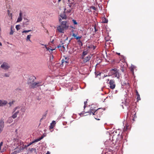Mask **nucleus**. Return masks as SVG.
Segmentation results:
<instances>
[{"label": "nucleus", "mask_w": 154, "mask_h": 154, "mask_svg": "<svg viewBox=\"0 0 154 154\" xmlns=\"http://www.w3.org/2000/svg\"><path fill=\"white\" fill-rule=\"evenodd\" d=\"M112 63H115L116 62L115 60V59L112 60Z\"/></svg>", "instance_id": "46"}, {"label": "nucleus", "mask_w": 154, "mask_h": 154, "mask_svg": "<svg viewBox=\"0 0 154 154\" xmlns=\"http://www.w3.org/2000/svg\"><path fill=\"white\" fill-rule=\"evenodd\" d=\"M31 31V30H24V31H23L22 32L23 33H26V32H30Z\"/></svg>", "instance_id": "31"}, {"label": "nucleus", "mask_w": 154, "mask_h": 154, "mask_svg": "<svg viewBox=\"0 0 154 154\" xmlns=\"http://www.w3.org/2000/svg\"><path fill=\"white\" fill-rule=\"evenodd\" d=\"M5 150V149H2L1 152H4Z\"/></svg>", "instance_id": "50"}, {"label": "nucleus", "mask_w": 154, "mask_h": 154, "mask_svg": "<svg viewBox=\"0 0 154 154\" xmlns=\"http://www.w3.org/2000/svg\"><path fill=\"white\" fill-rule=\"evenodd\" d=\"M95 75L96 76H97L99 75H100L101 74V73L99 72H95Z\"/></svg>", "instance_id": "30"}, {"label": "nucleus", "mask_w": 154, "mask_h": 154, "mask_svg": "<svg viewBox=\"0 0 154 154\" xmlns=\"http://www.w3.org/2000/svg\"><path fill=\"white\" fill-rule=\"evenodd\" d=\"M34 142H33V141L32 142H30L29 143V144H28L27 146H26L27 147H28V146H30V145H31V144H33V143H34Z\"/></svg>", "instance_id": "36"}, {"label": "nucleus", "mask_w": 154, "mask_h": 154, "mask_svg": "<svg viewBox=\"0 0 154 154\" xmlns=\"http://www.w3.org/2000/svg\"><path fill=\"white\" fill-rule=\"evenodd\" d=\"M61 0H58V2H60V1H61Z\"/></svg>", "instance_id": "57"}, {"label": "nucleus", "mask_w": 154, "mask_h": 154, "mask_svg": "<svg viewBox=\"0 0 154 154\" xmlns=\"http://www.w3.org/2000/svg\"><path fill=\"white\" fill-rule=\"evenodd\" d=\"M88 48L89 49H93L94 50L96 48V46L93 45H90L88 46Z\"/></svg>", "instance_id": "20"}, {"label": "nucleus", "mask_w": 154, "mask_h": 154, "mask_svg": "<svg viewBox=\"0 0 154 154\" xmlns=\"http://www.w3.org/2000/svg\"><path fill=\"white\" fill-rule=\"evenodd\" d=\"M66 21H63L61 23L60 25L59 26L57 29L58 31L60 33H64V29L67 28L68 26L66 25Z\"/></svg>", "instance_id": "1"}, {"label": "nucleus", "mask_w": 154, "mask_h": 154, "mask_svg": "<svg viewBox=\"0 0 154 154\" xmlns=\"http://www.w3.org/2000/svg\"><path fill=\"white\" fill-rule=\"evenodd\" d=\"M91 8H92V9L94 10H96V8L95 7H94V6L91 7Z\"/></svg>", "instance_id": "40"}, {"label": "nucleus", "mask_w": 154, "mask_h": 154, "mask_svg": "<svg viewBox=\"0 0 154 154\" xmlns=\"http://www.w3.org/2000/svg\"><path fill=\"white\" fill-rule=\"evenodd\" d=\"M8 14L9 15L10 14V11L9 10H8Z\"/></svg>", "instance_id": "51"}, {"label": "nucleus", "mask_w": 154, "mask_h": 154, "mask_svg": "<svg viewBox=\"0 0 154 154\" xmlns=\"http://www.w3.org/2000/svg\"><path fill=\"white\" fill-rule=\"evenodd\" d=\"M4 76L6 77H8L9 76V74L8 73H5L4 75Z\"/></svg>", "instance_id": "38"}, {"label": "nucleus", "mask_w": 154, "mask_h": 154, "mask_svg": "<svg viewBox=\"0 0 154 154\" xmlns=\"http://www.w3.org/2000/svg\"><path fill=\"white\" fill-rule=\"evenodd\" d=\"M77 42L79 45H81V46H82V41L80 40V39H79L78 40Z\"/></svg>", "instance_id": "23"}, {"label": "nucleus", "mask_w": 154, "mask_h": 154, "mask_svg": "<svg viewBox=\"0 0 154 154\" xmlns=\"http://www.w3.org/2000/svg\"><path fill=\"white\" fill-rule=\"evenodd\" d=\"M87 103V101H85V102H84V104H85V105H84V108H85V107H86L85 105H86V104Z\"/></svg>", "instance_id": "41"}, {"label": "nucleus", "mask_w": 154, "mask_h": 154, "mask_svg": "<svg viewBox=\"0 0 154 154\" xmlns=\"http://www.w3.org/2000/svg\"><path fill=\"white\" fill-rule=\"evenodd\" d=\"M22 17H18V18L17 19V22H19L20 21H22Z\"/></svg>", "instance_id": "26"}, {"label": "nucleus", "mask_w": 154, "mask_h": 154, "mask_svg": "<svg viewBox=\"0 0 154 154\" xmlns=\"http://www.w3.org/2000/svg\"><path fill=\"white\" fill-rule=\"evenodd\" d=\"M131 115H132V116L134 115V118L137 117V116H136V112H135L134 111V112H132Z\"/></svg>", "instance_id": "27"}, {"label": "nucleus", "mask_w": 154, "mask_h": 154, "mask_svg": "<svg viewBox=\"0 0 154 154\" xmlns=\"http://www.w3.org/2000/svg\"><path fill=\"white\" fill-rule=\"evenodd\" d=\"M112 75H114L115 77H117L118 79H119L120 75L119 72L116 69H112Z\"/></svg>", "instance_id": "6"}, {"label": "nucleus", "mask_w": 154, "mask_h": 154, "mask_svg": "<svg viewBox=\"0 0 154 154\" xmlns=\"http://www.w3.org/2000/svg\"><path fill=\"white\" fill-rule=\"evenodd\" d=\"M114 137H115V136H113L112 137V138H114Z\"/></svg>", "instance_id": "59"}, {"label": "nucleus", "mask_w": 154, "mask_h": 154, "mask_svg": "<svg viewBox=\"0 0 154 154\" xmlns=\"http://www.w3.org/2000/svg\"><path fill=\"white\" fill-rule=\"evenodd\" d=\"M59 48V50H61L62 51H63V49H62V48Z\"/></svg>", "instance_id": "47"}, {"label": "nucleus", "mask_w": 154, "mask_h": 154, "mask_svg": "<svg viewBox=\"0 0 154 154\" xmlns=\"http://www.w3.org/2000/svg\"><path fill=\"white\" fill-rule=\"evenodd\" d=\"M31 35H28L27 36L26 39V40L27 41H28V40H29V41L31 42V40H30V38H31Z\"/></svg>", "instance_id": "24"}, {"label": "nucleus", "mask_w": 154, "mask_h": 154, "mask_svg": "<svg viewBox=\"0 0 154 154\" xmlns=\"http://www.w3.org/2000/svg\"><path fill=\"white\" fill-rule=\"evenodd\" d=\"M4 122L2 119H0V132L1 133L3 130L4 127Z\"/></svg>", "instance_id": "8"}, {"label": "nucleus", "mask_w": 154, "mask_h": 154, "mask_svg": "<svg viewBox=\"0 0 154 154\" xmlns=\"http://www.w3.org/2000/svg\"><path fill=\"white\" fill-rule=\"evenodd\" d=\"M14 103V102L12 101L11 102H9L8 104L10 105V106H11V105L13 104Z\"/></svg>", "instance_id": "42"}, {"label": "nucleus", "mask_w": 154, "mask_h": 154, "mask_svg": "<svg viewBox=\"0 0 154 154\" xmlns=\"http://www.w3.org/2000/svg\"><path fill=\"white\" fill-rule=\"evenodd\" d=\"M109 152L112 151V150L111 149H110L109 151Z\"/></svg>", "instance_id": "54"}, {"label": "nucleus", "mask_w": 154, "mask_h": 154, "mask_svg": "<svg viewBox=\"0 0 154 154\" xmlns=\"http://www.w3.org/2000/svg\"><path fill=\"white\" fill-rule=\"evenodd\" d=\"M45 48L47 50L49 51L50 52H52V51L54 50V49L48 48L46 46H45Z\"/></svg>", "instance_id": "25"}, {"label": "nucleus", "mask_w": 154, "mask_h": 154, "mask_svg": "<svg viewBox=\"0 0 154 154\" xmlns=\"http://www.w3.org/2000/svg\"><path fill=\"white\" fill-rule=\"evenodd\" d=\"M136 95L137 96V101H138V100H140V94H139L138 92L137 91V90H136Z\"/></svg>", "instance_id": "15"}, {"label": "nucleus", "mask_w": 154, "mask_h": 154, "mask_svg": "<svg viewBox=\"0 0 154 154\" xmlns=\"http://www.w3.org/2000/svg\"><path fill=\"white\" fill-rule=\"evenodd\" d=\"M36 78L35 77L33 76H31L28 79L27 83L29 85H31L34 82L36 79Z\"/></svg>", "instance_id": "7"}, {"label": "nucleus", "mask_w": 154, "mask_h": 154, "mask_svg": "<svg viewBox=\"0 0 154 154\" xmlns=\"http://www.w3.org/2000/svg\"><path fill=\"white\" fill-rule=\"evenodd\" d=\"M64 63H68V62L67 61H65V60H62V64H63Z\"/></svg>", "instance_id": "35"}, {"label": "nucleus", "mask_w": 154, "mask_h": 154, "mask_svg": "<svg viewBox=\"0 0 154 154\" xmlns=\"http://www.w3.org/2000/svg\"><path fill=\"white\" fill-rule=\"evenodd\" d=\"M107 82L109 81L108 84L109 85V88L112 89H114L116 87V83L115 81L113 79L109 80V79H107Z\"/></svg>", "instance_id": "2"}, {"label": "nucleus", "mask_w": 154, "mask_h": 154, "mask_svg": "<svg viewBox=\"0 0 154 154\" xmlns=\"http://www.w3.org/2000/svg\"><path fill=\"white\" fill-rule=\"evenodd\" d=\"M134 66H131V70L132 72L133 71L134 69Z\"/></svg>", "instance_id": "37"}, {"label": "nucleus", "mask_w": 154, "mask_h": 154, "mask_svg": "<svg viewBox=\"0 0 154 154\" xmlns=\"http://www.w3.org/2000/svg\"><path fill=\"white\" fill-rule=\"evenodd\" d=\"M68 6L66 8H65L64 9V11L66 10L67 9V10L66 12V13H69L71 12V11L72 9V5L69 2L68 3Z\"/></svg>", "instance_id": "5"}, {"label": "nucleus", "mask_w": 154, "mask_h": 154, "mask_svg": "<svg viewBox=\"0 0 154 154\" xmlns=\"http://www.w3.org/2000/svg\"><path fill=\"white\" fill-rule=\"evenodd\" d=\"M20 108V107L19 106H17V107H15L13 109L14 110V112H14L15 111H16V110L17 109H19Z\"/></svg>", "instance_id": "32"}, {"label": "nucleus", "mask_w": 154, "mask_h": 154, "mask_svg": "<svg viewBox=\"0 0 154 154\" xmlns=\"http://www.w3.org/2000/svg\"><path fill=\"white\" fill-rule=\"evenodd\" d=\"M63 44H62L61 45H59L57 46V47L58 48H62L63 49V51H64L65 50V48L64 47V45H62Z\"/></svg>", "instance_id": "18"}, {"label": "nucleus", "mask_w": 154, "mask_h": 154, "mask_svg": "<svg viewBox=\"0 0 154 154\" xmlns=\"http://www.w3.org/2000/svg\"><path fill=\"white\" fill-rule=\"evenodd\" d=\"M0 46H2V44L1 43V42H0Z\"/></svg>", "instance_id": "56"}, {"label": "nucleus", "mask_w": 154, "mask_h": 154, "mask_svg": "<svg viewBox=\"0 0 154 154\" xmlns=\"http://www.w3.org/2000/svg\"><path fill=\"white\" fill-rule=\"evenodd\" d=\"M126 130V129H124V131H125Z\"/></svg>", "instance_id": "58"}, {"label": "nucleus", "mask_w": 154, "mask_h": 154, "mask_svg": "<svg viewBox=\"0 0 154 154\" xmlns=\"http://www.w3.org/2000/svg\"><path fill=\"white\" fill-rule=\"evenodd\" d=\"M100 109V108H98L97 109L91 108L90 111L91 113H92L93 115H96V114H97L99 112V110Z\"/></svg>", "instance_id": "9"}, {"label": "nucleus", "mask_w": 154, "mask_h": 154, "mask_svg": "<svg viewBox=\"0 0 154 154\" xmlns=\"http://www.w3.org/2000/svg\"><path fill=\"white\" fill-rule=\"evenodd\" d=\"M1 67L2 69L7 70L10 68V66L7 63L4 62L1 65Z\"/></svg>", "instance_id": "4"}, {"label": "nucleus", "mask_w": 154, "mask_h": 154, "mask_svg": "<svg viewBox=\"0 0 154 154\" xmlns=\"http://www.w3.org/2000/svg\"><path fill=\"white\" fill-rule=\"evenodd\" d=\"M19 113V111H17L13 115L12 117L14 119L16 118L17 117V115Z\"/></svg>", "instance_id": "14"}, {"label": "nucleus", "mask_w": 154, "mask_h": 154, "mask_svg": "<svg viewBox=\"0 0 154 154\" xmlns=\"http://www.w3.org/2000/svg\"><path fill=\"white\" fill-rule=\"evenodd\" d=\"M68 39V37H67L66 38V39L65 40H67V39Z\"/></svg>", "instance_id": "55"}, {"label": "nucleus", "mask_w": 154, "mask_h": 154, "mask_svg": "<svg viewBox=\"0 0 154 154\" xmlns=\"http://www.w3.org/2000/svg\"><path fill=\"white\" fill-rule=\"evenodd\" d=\"M52 125H55L56 124V122H55V121H53L52 122Z\"/></svg>", "instance_id": "45"}, {"label": "nucleus", "mask_w": 154, "mask_h": 154, "mask_svg": "<svg viewBox=\"0 0 154 154\" xmlns=\"http://www.w3.org/2000/svg\"><path fill=\"white\" fill-rule=\"evenodd\" d=\"M21 110L23 111V112H25V109L24 108H22L21 109Z\"/></svg>", "instance_id": "39"}, {"label": "nucleus", "mask_w": 154, "mask_h": 154, "mask_svg": "<svg viewBox=\"0 0 154 154\" xmlns=\"http://www.w3.org/2000/svg\"><path fill=\"white\" fill-rule=\"evenodd\" d=\"M59 22H61V19H60L59 20Z\"/></svg>", "instance_id": "53"}, {"label": "nucleus", "mask_w": 154, "mask_h": 154, "mask_svg": "<svg viewBox=\"0 0 154 154\" xmlns=\"http://www.w3.org/2000/svg\"><path fill=\"white\" fill-rule=\"evenodd\" d=\"M8 102L7 101L0 100V106H3L6 105Z\"/></svg>", "instance_id": "12"}, {"label": "nucleus", "mask_w": 154, "mask_h": 154, "mask_svg": "<svg viewBox=\"0 0 154 154\" xmlns=\"http://www.w3.org/2000/svg\"><path fill=\"white\" fill-rule=\"evenodd\" d=\"M72 36L74 37V38L77 40L81 38L82 36H77V35L75 34L74 33H73Z\"/></svg>", "instance_id": "13"}, {"label": "nucleus", "mask_w": 154, "mask_h": 154, "mask_svg": "<svg viewBox=\"0 0 154 154\" xmlns=\"http://www.w3.org/2000/svg\"><path fill=\"white\" fill-rule=\"evenodd\" d=\"M14 32V31H13V30H12V28L11 27V32L10 33V35H13V33Z\"/></svg>", "instance_id": "29"}, {"label": "nucleus", "mask_w": 154, "mask_h": 154, "mask_svg": "<svg viewBox=\"0 0 154 154\" xmlns=\"http://www.w3.org/2000/svg\"><path fill=\"white\" fill-rule=\"evenodd\" d=\"M117 54L119 55H120V53H117Z\"/></svg>", "instance_id": "52"}, {"label": "nucleus", "mask_w": 154, "mask_h": 154, "mask_svg": "<svg viewBox=\"0 0 154 154\" xmlns=\"http://www.w3.org/2000/svg\"><path fill=\"white\" fill-rule=\"evenodd\" d=\"M10 15H12V14L11 13Z\"/></svg>", "instance_id": "61"}, {"label": "nucleus", "mask_w": 154, "mask_h": 154, "mask_svg": "<svg viewBox=\"0 0 154 154\" xmlns=\"http://www.w3.org/2000/svg\"><path fill=\"white\" fill-rule=\"evenodd\" d=\"M91 58V56L89 55L85 58L84 57H83L82 58L83 59V62L85 63L89 62Z\"/></svg>", "instance_id": "10"}, {"label": "nucleus", "mask_w": 154, "mask_h": 154, "mask_svg": "<svg viewBox=\"0 0 154 154\" xmlns=\"http://www.w3.org/2000/svg\"><path fill=\"white\" fill-rule=\"evenodd\" d=\"M72 21L74 24H77V22L75 20H74V19L72 20Z\"/></svg>", "instance_id": "34"}, {"label": "nucleus", "mask_w": 154, "mask_h": 154, "mask_svg": "<svg viewBox=\"0 0 154 154\" xmlns=\"http://www.w3.org/2000/svg\"><path fill=\"white\" fill-rule=\"evenodd\" d=\"M41 45H43V44H41Z\"/></svg>", "instance_id": "60"}, {"label": "nucleus", "mask_w": 154, "mask_h": 154, "mask_svg": "<svg viewBox=\"0 0 154 154\" xmlns=\"http://www.w3.org/2000/svg\"><path fill=\"white\" fill-rule=\"evenodd\" d=\"M20 25H17L16 26V28L17 31L20 29Z\"/></svg>", "instance_id": "28"}, {"label": "nucleus", "mask_w": 154, "mask_h": 154, "mask_svg": "<svg viewBox=\"0 0 154 154\" xmlns=\"http://www.w3.org/2000/svg\"><path fill=\"white\" fill-rule=\"evenodd\" d=\"M46 154H50V152L49 151H48L46 153Z\"/></svg>", "instance_id": "48"}, {"label": "nucleus", "mask_w": 154, "mask_h": 154, "mask_svg": "<svg viewBox=\"0 0 154 154\" xmlns=\"http://www.w3.org/2000/svg\"><path fill=\"white\" fill-rule=\"evenodd\" d=\"M95 119L96 120H100V119H98V118H95Z\"/></svg>", "instance_id": "49"}, {"label": "nucleus", "mask_w": 154, "mask_h": 154, "mask_svg": "<svg viewBox=\"0 0 154 154\" xmlns=\"http://www.w3.org/2000/svg\"><path fill=\"white\" fill-rule=\"evenodd\" d=\"M68 2L73 6L77 3V0H68Z\"/></svg>", "instance_id": "11"}, {"label": "nucleus", "mask_w": 154, "mask_h": 154, "mask_svg": "<svg viewBox=\"0 0 154 154\" xmlns=\"http://www.w3.org/2000/svg\"><path fill=\"white\" fill-rule=\"evenodd\" d=\"M102 113L101 112H100L99 111V112H98V113L97 114H96V115L97 116V118L98 117H100L102 116Z\"/></svg>", "instance_id": "21"}, {"label": "nucleus", "mask_w": 154, "mask_h": 154, "mask_svg": "<svg viewBox=\"0 0 154 154\" xmlns=\"http://www.w3.org/2000/svg\"><path fill=\"white\" fill-rule=\"evenodd\" d=\"M54 125H52V123H51V125L50 126V129H53L54 127Z\"/></svg>", "instance_id": "33"}, {"label": "nucleus", "mask_w": 154, "mask_h": 154, "mask_svg": "<svg viewBox=\"0 0 154 154\" xmlns=\"http://www.w3.org/2000/svg\"><path fill=\"white\" fill-rule=\"evenodd\" d=\"M88 53V51H84L82 52V57H84L85 56L87 55Z\"/></svg>", "instance_id": "19"}, {"label": "nucleus", "mask_w": 154, "mask_h": 154, "mask_svg": "<svg viewBox=\"0 0 154 154\" xmlns=\"http://www.w3.org/2000/svg\"><path fill=\"white\" fill-rule=\"evenodd\" d=\"M60 17L63 19H66L67 18L64 12L63 14H60Z\"/></svg>", "instance_id": "17"}, {"label": "nucleus", "mask_w": 154, "mask_h": 154, "mask_svg": "<svg viewBox=\"0 0 154 154\" xmlns=\"http://www.w3.org/2000/svg\"><path fill=\"white\" fill-rule=\"evenodd\" d=\"M43 137H44V136H42V137H41L39 138H38L37 139H36L35 140L33 141L34 142V143H35V142H38V141H39L40 140H41L43 138Z\"/></svg>", "instance_id": "16"}, {"label": "nucleus", "mask_w": 154, "mask_h": 154, "mask_svg": "<svg viewBox=\"0 0 154 154\" xmlns=\"http://www.w3.org/2000/svg\"><path fill=\"white\" fill-rule=\"evenodd\" d=\"M22 13L21 12H20V14H19V17H22Z\"/></svg>", "instance_id": "43"}, {"label": "nucleus", "mask_w": 154, "mask_h": 154, "mask_svg": "<svg viewBox=\"0 0 154 154\" xmlns=\"http://www.w3.org/2000/svg\"><path fill=\"white\" fill-rule=\"evenodd\" d=\"M18 141V139H17V138H14V140H13V141Z\"/></svg>", "instance_id": "44"}, {"label": "nucleus", "mask_w": 154, "mask_h": 154, "mask_svg": "<svg viewBox=\"0 0 154 154\" xmlns=\"http://www.w3.org/2000/svg\"><path fill=\"white\" fill-rule=\"evenodd\" d=\"M41 82H34L31 85H29V87L30 88H37L39 86L42 85Z\"/></svg>", "instance_id": "3"}, {"label": "nucleus", "mask_w": 154, "mask_h": 154, "mask_svg": "<svg viewBox=\"0 0 154 154\" xmlns=\"http://www.w3.org/2000/svg\"><path fill=\"white\" fill-rule=\"evenodd\" d=\"M108 20L106 18H104L102 19V22L104 23H106L108 22Z\"/></svg>", "instance_id": "22"}, {"label": "nucleus", "mask_w": 154, "mask_h": 154, "mask_svg": "<svg viewBox=\"0 0 154 154\" xmlns=\"http://www.w3.org/2000/svg\"><path fill=\"white\" fill-rule=\"evenodd\" d=\"M53 41H54V40H52V42H53Z\"/></svg>", "instance_id": "62"}]
</instances>
